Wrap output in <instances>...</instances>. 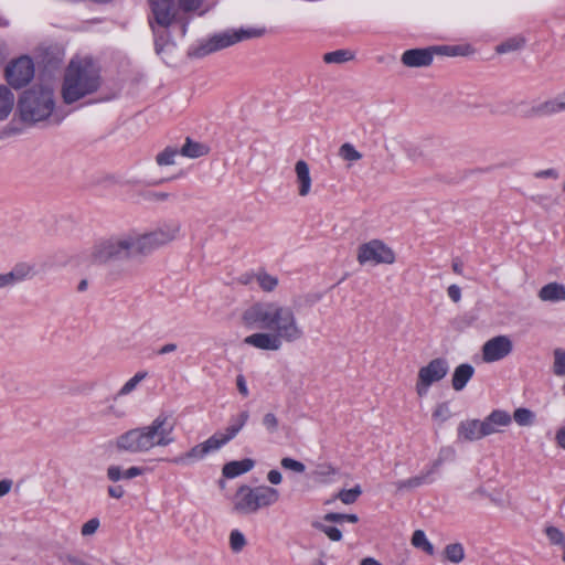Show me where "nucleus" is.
I'll list each match as a JSON object with an SVG mask.
<instances>
[{"mask_svg":"<svg viewBox=\"0 0 565 565\" xmlns=\"http://www.w3.org/2000/svg\"><path fill=\"white\" fill-rule=\"evenodd\" d=\"M452 269H454V271H455L456 274H461V273H462V265H461V264H459V263H457V262H455V263L452 264Z\"/></svg>","mask_w":565,"mask_h":565,"instance_id":"nucleus-63","label":"nucleus"},{"mask_svg":"<svg viewBox=\"0 0 565 565\" xmlns=\"http://www.w3.org/2000/svg\"><path fill=\"white\" fill-rule=\"evenodd\" d=\"M524 43H525V41L523 38L514 36V38L508 39L507 41L499 44L497 46V52L503 54V53L518 51L521 47H523Z\"/></svg>","mask_w":565,"mask_h":565,"instance_id":"nucleus-36","label":"nucleus"},{"mask_svg":"<svg viewBox=\"0 0 565 565\" xmlns=\"http://www.w3.org/2000/svg\"><path fill=\"white\" fill-rule=\"evenodd\" d=\"M236 385H237V388L239 391V393L243 395V396H248L249 392H248V388H247V385H246V381H245V377L243 375H238L236 377Z\"/></svg>","mask_w":565,"mask_h":565,"instance_id":"nucleus-53","label":"nucleus"},{"mask_svg":"<svg viewBox=\"0 0 565 565\" xmlns=\"http://www.w3.org/2000/svg\"><path fill=\"white\" fill-rule=\"evenodd\" d=\"M150 28L154 36V50L158 55H162L170 43V32L166 29H158L152 20H149Z\"/></svg>","mask_w":565,"mask_h":565,"instance_id":"nucleus-27","label":"nucleus"},{"mask_svg":"<svg viewBox=\"0 0 565 565\" xmlns=\"http://www.w3.org/2000/svg\"><path fill=\"white\" fill-rule=\"evenodd\" d=\"M361 565H382L379 561L373 557L363 558Z\"/></svg>","mask_w":565,"mask_h":565,"instance_id":"nucleus-61","label":"nucleus"},{"mask_svg":"<svg viewBox=\"0 0 565 565\" xmlns=\"http://www.w3.org/2000/svg\"><path fill=\"white\" fill-rule=\"evenodd\" d=\"M454 455H455L454 449H451V448H444V449H441L439 451L437 459L443 458V462H444L446 459L452 458Z\"/></svg>","mask_w":565,"mask_h":565,"instance_id":"nucleus-59","label":"nucleus"},{"mask_svg":"<svg viewBox=\"0 0 565 565\" xmlns=\"http://www.w3.org/2000/svg\"><path fill=\"white\" fill-rule=\"evenodd\" d=\"M15 98L11 89L0 85V121L4 120L13 109Z\"/></svg>","mask_w":565,"mask_h":565,"instance_id":"nucleus-26","label":"nucleus"},{"mask_svg":"<svg viewBox=\"0 0 565 565\" xmlns=\"http://www.w3.org/2000/svg\"><path fill=\"white\" fill-rule=\"evenodd\" d=\"M539 297L543 301H563L565 300V287L557 282H550L540 289Z\"/></svg>","mask_w":565,"mask_h":565,"instance_id":"nucleus-23","label":"nucleus"},{"mask_svg":"<svg viewBox=\"0 0 565 565\" xmlns=\"http://www.w3.org/2000/svg\"><path fill=\"white\" fill-rule=\"evenodd\" d=\"M296 182L298 185V194L307 196L311 191V177L309 164L305 160H298L295 164Z\"/></svg>","mask_w":565,"mask_h":565,"instance_id":"nucleus-20","label":"nucleus"},{"mask_svg":"<svg viewBox=\"0 0 565 565\" xmlns=\"http://www.w3.org/2000/svg\"><path fill=\"white\" fill-rule=\"evenodd\" d=\"M138 255L135 235L120 234L99 239L88 254V260L95 265H105L126 260Z\"/></svg>","mask_w":565,"mask_h":565,"instance_id":"nucleus-6","label":"nucleus"},{"mask_svg":"<svg viewBox=\"0 0 565 565\" xmlns=\"http://www.w3.org/2000/svg\"><path fill=\"white\" fill-rule=\"evenodd\" d=\"M12 480L10 479H2L0 481V498L1 497H4L6 494H8L12 488Z\"/></svg>","mask_w":565,"mask_h":565,"instance_id":"nucleus-56","label":"nucleus"},{"mask_svg":"<svg viewBox=\"0 0 565 565\" xmlns=\"http://www.w3.org/2000/svg\"><path fill=\"white\" fill-rule=\"evenodd\" d=\"M152 22L161 29H168L175 20L178 8L174 0H150Z\"/></svg>","mask_w":565,"mask_h":565,"instance_id":"nucleus-14","label":"nucleus"},{"mask_svg":"<svg viewBox=\"0 0 565 565\" xmlns=\"http://www.w3.org/2000/svg\"><path fill=\"white\" fill-rule=\"evenodd\" d=\"M143 469L139 467H130L127 470H122L119 466H109L107 468V478L117 482L120 479H134L140 475H142Z\"/></svg>","mask_w":565,"mask_h":565,"instance_id":"nucleus-24","label":"nucleus"},{"mask_svg":"<svg viewBox=\"0 0 565 565\" xmlns=\"http://www.w3.org/2000/svg\"><path fill=\"white\" fill-rule=\"evenodd\" d=\"M536 177L537 178L557 179L558 178V173H557V171L555 169H546V170L539 171L536 173Z\"/></svg>","mask_w":565,"mask_h":565,"instance_id":"nucleus-57","label":"nucleus"},{"mask_svg":"<svg viewBox=\"0 0 565 565\" xmlns=\"http://www.w3.org/2000/svg\"><path fill=\"white\" fill-rule=\"evenodd\" d=\"M313 527L323 532L333 542H339L342 540V532L335 526L316 522L313 523Z\"/></svg>","mask_w":565,"mask_h":565,"instance_id":"nucleus-38","label":"nucleus"},{"mask_svg":"<svg viewBox=\"0 0 565 565\" xmlns=\"http://www.w3.org/2000/svg\"><path fill=\"white\" fill-rule=\"evenodd\" d=\"M243 320L249 327L273 331L253 333L244 339L246 344L259 350L278 351L284 342L294 343L305 335L294 309L275 301L254 303L245 310Z\"/></svg>","mask_w":565,"mask_h":565,"instance_id":"nucleus-1","label":"nucleus"},{"mask_svg":"<svg viewBox=\"0 0 565 565\" xmlns=\"http://www.w3.org/2000/svg\"><path fill=\"white\" fill-rule=\"evenodd\" d=\"M435 52L434 47L412 49L403 53L401 61L407 67H424L431 64Z\"/></svg>","mask_w":565,"mask_h":565,"instance_id":"nucleus-17","label":"nucleus"},{"mask_svg":"<svg viewBox=\"0 0 565 565\" xmlns=\"http://www.w3.org/2000/svg\"><path fill=\"white\" fill-rule=\"evenodd\" d=\"M443 465V458L434 460L430 468L426 471L422 472L418 476L412 477L406 480H399L395 482V487L398 491L406 490V489H415L418 488L425 483L433 482V475L436 473L439 469V467Z\"/></svg>","mask_w":565,"mask_h":565,"instance_id":"nucleus-18","label":"nucleus"},{"mask_svg":"<svg viewBox=\"0 0 565 565\" xmlns=\"http://www.w3.org/2000/svg\"><path fill=\"white\" fill-rule=\"evenodd\" d=\"M562 111H565V102L563 94H558L553 98L534 104L525 116L527 118L548 117Z\"/></svg>","mask_w":565,"mask_h":565,"instance_id":"nucleus-16","label":"nucleus"},{"mask_svg":"<svg viewBox=\"0 0 565 565\" xmlns=\"http://www.w3.org/2000/svg\"><path fill=\"white\" fill-rule=\"evenodd\" d=\"M209 153V147L204 143L193 141L190 137L185 139L180 154L191 159L200 158Z\"/></svg>","mask_w":565,"mask_h":565,"instance_id":"nucleus-25","label":"nucleus"},{"mask_svg":"<svg viewBox=\"0 0 565 565\" xmlns=\"http://www.w3.org/2000/svg\"><path fill=\"white\" fill-rule=\"evenodd\" d=\"M447 294L454 302H458L461 299V289L457 285H450L447 289Z\"/></svg>","mask_w":565,"mask_h":565,"instance_id":"nucleus-51","label":"nucleus"},{"mask_svg":"<svg viewBox=\"0 0 565 565\" xmlns=\"http://www.w3.org/2000/svg\"><path fill=\"white\" fill-rule=\"evenodd\" d=\"M262 424L269 434L277 433L279 427V420L274 413H266L263 417Z\"/></svg>","mask_w":565,"mask_h":565,"instance_id":"nucleus-46","label":"nucleus"},{"mask_svg":"<svg viewBox=\"0 0 565 565\" xmlns=\"http://www.w3.org/2000/svg\"><path fill=\"white\" fill-rule=\"evenodd\" d=\"M18 107L24 122L43 121L53 114L55 108L54 90L49 85H35L22 94Z\"/></svg>","mask_w":565,"mask_h":565,"instance_id":"nucleus-4","label":"nucleus"},{"mask_svg":"<svg viewBox=\"0 0 565 565\" xmlns=\"http://www.w3.org/2000/svg\"><path fill=\"white\" fill-rule=\"evenodd\" d=\"M146 371L137 372L130 380H128L116 394V397L126 396L130 394L137 385L147 377Z\"/></svg>","mask_w":565,"mask_h":565,"instance_id":"nucleus-32","label":"nucleus"},{"mask_svg":"<svg viewBox=\"0 0 565 565\" xmlns=\"http://www.w3.org/2000/svg\"><path fill=\"white\" fill-rule=\"evenodd\" d=\"M519 426H531L534 424L535 414L525 407L516 408L512 417Z\"/></svg>","mask_w":565,"mask_h":565,"instance_id":"nucleus-33","label":"nucleus"},{"mask_svg":"<svg viewBox=\"0 0 565 565\" xmlns=\"http://www.w3.org/2000/svg\"><path fill=\"white\" fill-rule=\"evenodd\" d=\"M433 417L441 422H446L451 417V412L447 403H440L436 406Z\"/></svg>","mask_w":565,"mask_h":565,"instance_id":"nucleus-47","label":"nucleus"},{"mask_svg":"<svg viewBox=\"0 0 565 565\" xmlns=\"http://www.w3.org/2000/svg\"><path fill=\"white\" fill-rule=\"evenodd\" d=\"M553 371H554L555 375H558V376L565 375V351L562 349H556L554 351Z\"/></svg>","mask_w":565,"mask_h":565,"instance_id":"nucleus-43","label":"nucleus"},{"mask_svg":"<svg viewBox=\"0 0 565 565\" xmlns=\"http://www.w3.org/2000/svg\"><path fill=\"white\" fill-rule=\"evenodd\" d=\"M254 277L262 290L266 292L273 291L278 285V278L264 270L258 271Z\"/></svg>","mask_w":565,"mask_h":565,"instance_id":"nucleus-28","label":"nucleus"},{"mask_svg":"<svg viewBox=\"0 0 565 565\" xmlns=\"http://www.w3.org/2000/svg\"><path fill=\"white\" fill-rule=\"evenodd\" d=\"M180 151L174 147H167L164 150L156 156V162L160 167L172 166L175 163V158Z\"/></svg>","mask_w":565,"mask_h":565,"instance_id":"nucleus-31","label":"nucleus"},{"mask_svg":"<svg viewBox=\"0 0 565 565\" xmlns=\"http://www.w3.org/2000/svg\"><path fill=\"white\" fill-rule=\"evenodd\" d=\"M412 544L417 547L425 551L427 554L433 555L434 554V546L433 544L427 540L426 534L422 530H416L413 533L412 536Z\"/></svg>","mask_w":565,"mask_h":565,"instance_id":"nucleus-34","label":"nucleus"},{"mask_svg":"<svg viewBox=\"0 0 565 565\" xmlns=\"http://www.w3.org/2000/svg\"><path fill=\"white\" fill-rule=\"evenodd\" d=\"M19 284L11 271L0 274V289H9Z\"/></svg>","mask_w":565,"mask_h":565,"instance_id":"nucleus-49","label":"nucleus"},{"mask_svg":"<svg viewBox=\"0 0 565 565\" xmlns=\"http://www.w3.org/2000/svg\"><path fill=\"white\" fill-rule=\"evenodd\" d=\"M358 260L361 265L392 264L395 260L393 250L379 239H373L360 246Z\"/></svg>","mask_w":565,"mask_h":565,"instance_id":"nucleus-12","label":"nucleus"},{"mask_svg":"<svg viewBox=\"0 0 565 565\" xmlns=\"http://www.w3.org/2000/svg\"><path fill=\"white\" fill-rule=\"evenodd\" d=\"M249 419L248 411H242L235 417H232L230 425L225 428V433H216L217 439L222 446L234 439L237 434L243 429Z\"/></svg>","mask_w":565,"mask_h":565,"instance_id":"nucleus-19","label":"nucleus"},{"mask_svg":"<svg viewBox=\"0 0 565 565\" xmlns=\"http://www.w3.org/2000/svg\"><path fill=\"white\" fill-rule=\"evenodd\" d=\"M181 225L179 222H170L158 230L141 236L135 235V243L138 255H147L154 249L172 242L177 238Z\"/></svg>","mask_w":565,"mask_h":565,"instance_id":"nucleus-9","label":"nucleus"},{"mask_svg":"<svg viewBox=\"0 0 565 565\" xmlns=\"http://www.w3.org/2000/svg\"><path fill=\"white\" fill-rule=\"evenodd\" d=\"M267 480L271 483V484H279L282 480V476L281 473L278 471V470H270L268 473H267Z\"/></svg>","mask_w":565,"mask_h":565,"instance_id":"nucleus-54","label":"nucleus"},{"mask_svg":"<svg viewBox=\"0 0 565 565\" xmlns=\"http://www.w3.org/2000/svg\"><path fill=\"white\" fill-rule=\"evenodd\" d=\"M318 475H321V476H333L337 473V470L330 466V465H327V466H321L320 467V470L317 471Z\"/></svg>","mask_w":565,"mask_h":565,"instance_id":"nucleus-58","label":"nucleus"},{"mask_svg":"<svg viewBox=\"0 0 565 565\" xmlns=\"http://www.w3.org/2000/svg\"><path fill=\"white\" fill-rule=\"evenodd\" d=\"M324 522H332L341 524L344 521L356 523L359 521V516L356 514H343V513H335V512H329L323 516Z\"/></svg>","mask_w":565,"mask_h":565,"instance_id":"nucleus-39","label":"nucleus"},{"mask_svg":"<svg viewBox=\"0 0 565 565\" xmlns=\"http://www.w3.org/2000/svg\"><path fill=\"white\" fill-rule=\"evenodd\" d=\"M475 369L471 364L463 363L458 365L452 374L451 385L455 391H462L467 383L472 379Z\"/></svg>","mask_w":565,"mask_h":565,"instance_id":"nucleus-22","label":"nucleus"},{"mask_svg":"<svg viewBox=\"0 0 565 565\" xmlns=\"http://www.w3.org/2000/svg\"><path fill=\"white\" fill-rule=\"evenodd\" d=\"M202 2H203V0H179L180 8L184 12H191V11L198 10L201 7Z\"/></svg>","mask_w":565,"mask_h":565,"instance_id":"nucleus-50","label":"nucleus"},{"mask_svg":"<svg viewBox=\"0 0 565 565\" xmlns=\"http://www.w3.org/2000/svg\"><path fill=\"white\" fill-rule=\"evenodd\" d=\"M264 32L265 31L263 29H239L237 31L227 30L220 32L202 42L199 46L190 50L189 55L195 58H201L241 41L259 38Z\"/></svg>","mask_w":565,"mask_h":565,"instance_id":"nucleus-8","label":"nucleus"},{"mask_svg":"<svg viewBox=\"0 0 565 565\" xmlns=\"http://www.w3.org/2000/svg\"><path fill=\"white\" fill-rule=\"evenodd\" d=\"M513 349V343L507 335H497L482 345V360L486 363L500 361L508 356Z\"/></svg>","mask_w":565,"mask_h":565,"instance_id":"nucleus-13","label":"nucleus"},{"mask_svg":"<svg viewBox=\"0 0 565 565\" xmlns=\"http://www.w3.org/2000/svg\"><path fill=\"white\" fill-rule=\"evenodd\" d=\"M339 156L347 161H358L362 158V154L349 142L340 147Z\"/></svg>","mask_w":565,"mask_h":565,"instance_id":"nucleus-40","label":"nucleus"},{"mask_svg":"<svg viewBox=\"0 0 565 565\" xmlns=\"http://www.w3.org/2000/svg\"><path fill=\"white\" fill-rule=\"evenodd\" d=\"M15 280L20 282L32 278L35 275L34 266L29 263H18L10 270Z\"/></svg>","mask_w":565,"mask_h":565,"instance_id":"nucleus-29","label":"nucleus"},{"mask_svg":"<svg viewBox=\"0 0 565 565\" xmlns=\"http://www.w3.org/2000/svg\"><path fill=\"white\" fill-rule=\"evenodd\" d=\"M230 545L233 552H241L246 545L244 534L238 530H233L230 534Z\"/></svg>","mask_w":565,"mask_h":565,"instance_id":"nucleus-42","label":"nucleus"},{"mask_svg":"<svg viewBox=\"0 0 565 565\" xmlns=\"http://www.w3.org/2000/svg\"><path fill=\"white\" fill-rule=\"evenodd\" d=\"M444 554L449 562L455 564L462 562L465 558V550L460 543L448 544L444 550Z\"/></svg>","mask_w":565,"mask_h":565,"instance_id":"nucleus-30","label":"nucleus"},{"mask_svg":"<svg viewBox=\"0 0 565 565\" xmlns=\"http://www.w3.org/2000/svg\"><path fill=\"white\" fill-rule=\"evenodd\" d=\"M556 443L565 449V428H561L556 434Z\"/></svg>","mask_w":565,"mask_h":565,"instance_id":"nucleus-60","label":"nucleus"},{"mask_svg":"<svg viewBox=\"0 0 565 565\" xmlns=\"http://www.w3.org/2000/svg\"><path fill=\"white\" fill-rule=\"evenodd\" d=\"M100 86L99 67L90 58H73L64 73L62 98L65 104H73L96 93Z\"/></svg>","mask_w":565,"mask_h":565,"instance_id":"nucleus-3","label":"nucleus"},{"mask_svg":"<svg viewBox=\"0 0 565 565\" xmlns=\"http://www.w3.org/2000/svg\"><path fill=\"white\" fill-rule=\"evenodd\" d=\"M279 497V491L273 487L243 484L237 488L233 495L232 512L239 516L254 515L260 509L274 505Z\"/></svg>","mask_w":565,"mask_h":565,"instance_id":"nucleus-5","label":"nucleus"},{"mask_svg":"<svg viewBox=\"0 0 565 565\" xmlns=\"http://www.w3.org/2000/svg\"><path fill=\"white\" fill-rule=\"evenodd\" d=\"M175 420L160 414L149 425L130 429L116 438V449L129 454H147L156 447H167L175 441Z\"/></svg>","mask_w":565,"mask_h":565,"instance_id":"nucleus-2","label":"nucleus"},{"mask_svg":"<svg viewBox=\"0 0 565 565\" xmlns=\"http://www.w3.org/2000/svg\"><path fill=\"white\" fill-rule=\"evenodd\" d=\"M108 494L111 497V498H115V499H120L124 497L125 494V490L121 486H113V487H108Z\"/></svg>","mask_w":565,"mask_h":565,"instance_id":"nucleus-55","label":"nucleus"},{"mask_svg":"<svg viewBox=\"0 0 565 565\" xmlns=\"http://www.w3.org/2000/svg\"><path fill=\"white\" fill-rule=\"evenodd\" d=\"M86 288H87V280H85V279L81 280L78 284V287H77L78 291H84V290H86Z\"/></svg>","mask_w":565,"mask_h":565,"instance_id":"nucleus-64","label":"nucleus"},{"mask_svg":"<svg viewBox=\"0 0 565 565\" xmlns=\"http://www.w3.org/2000/svg\"><path fill=\"white\" fill-rule=\"evenodd\" d=\"M151 195L153 199H156L158 201H163L169 196V194L164 193V192H156V193H152Z\"/></svg>","mask_w":565,"mask_h":565,"instance_id":"nucleus-62","label":"nucleus"},{"mask_svg":"<svg viewBox=\"0 0 565 565\" xmlns=\"http://www.w3.org/2000/svg\"><path fill=\"white\" fill-rule=\"evenodd\" d=\"M4 76L8 84L14 89L26 86L34 76L33 61L25 55L13 60L7 65Z\"/></svg>","mask_w":565,"mask_h":565,"instance_id":"nucleus-10","label":"nucleus"},{"mask_svg":"<svg viewBox=\"0 0 565 565\" xmlns=\"http://www.w3.org/2000/svg\"><path fill=\"white\" fill-rule=\"evenodd\" d=\"M354 57L353 53L349 50H337L333 52L326 53L323 55V61L326 63H343L347 61H351Z\"/></svg>","mask_w":565,"mask_h":565,"instance_id":"nucleus-35","label":"nucleus"},{"mask_svg":"<svg viewBox=\"0 0 565 565\" xmlns=\"http://www.w3.org/2000/svg\"><path fill=\"white\" fill-rule=\"evenodd\" d=\"M221 447L222 445L217 439V435L214 434L205 441L192 447L188 452L171 459V462L177 465H183L192 461L194 462L203 459L210 452L218 450Z\"/></svg>","mask_w":565,"mask_h":565,"instance_id":"nucleus-15","label":"nucleus"},{"mask_svg":"<svg viewBox=\"0 0 565 565\" xmlns=\"http://www.w3.org/2000/svg\"><path fill=\"white\" fill-rule=\"evenodd\" d=\"M511 424V415L503 409L492 411L484 419H466L457 428L458 439L461 441H477L483 437L502 431Z\"/></svg>","mask_w":565,"mask_h":565,"instance_id":"nucleus-7","label":"nucleus"},{"mask_svg":"<svg viewBox=\"0 0 565 565\" xmlns=\"http://www.w3.org/2000/svg\"><path fill=\"white\" fill-rule=\"evenodd\" d=\"M545 533L552 544L565 546V536L561 530L555 526H547Z\"/></svg>","mask_w":565,"mask_h":565,"instance_id":"nucleus-45","label":"nucleus"},{"mask_svg":"<svg viewBox=\"0 0 565 565\" xmlns=\"http://www.w3.org/2000/svg\"><path fill=\"white\" fill-rule=\"evenodd\" d=\"M448 370V362L443 358L434 359L427 365L420 367L416 383L417 394L419 396L426 395L429 386L443 380L447 375Z\"/></svg>","mask_w":565,"mask_h":565,"instance_id":"nucleus-11","label":"nucleus"},{"mask_svg":"<svg viewBox=\"0 0 565 565\" xmlns=\"http://www.w3.org/2000/svg\"><path fill=\"white\" fill-rule=\"evenodd\" d=\"M99 525V520L97 518H93L82 525L81 534L83 536H90L97 532Z\"/></svg>","mask_w":565,"mask_h":565,"instance_id":"nucleus-48","label":"nucleus"},{"mask_svg":"<svg viewBox=\"0 0 565 565\" xmlns=\"http://www.w3.org/2000/svg\"><path fill=\"white\" fill-rule=\"evenodd\" d=\"M178 349V344L173 342L166 343L157 350L158 355H166L174 352Z\"/></svg>","mask_w":565,"mask_h":565,"instance_id":"nucleus-52","label":"nucleus"},{"mask_svg":"<svg viewBox=\"0 0 565 565\" xmlns=\"http://www.w3.org/2000/svg\"><path fill=\"white\" fill-rule=\"evenodd\" d=\"M362 493V489L359 484H356L354 488L352 489H342L340 490L335 498L341 500V502H343L344 504H352L354 503L359 497L361 495Z\"/></svg>","mask_w":565,"mask_h":565,"instance_id":"nucleus-37","label":"nucleus"},{"mask_svg":"<svg viewBox=\"0 0 565 565\" xmlns=\"http://www.w3.org/2000/svg\"><path fill=\"white\" fill-rule=\"evenodd\" d=\"M280 465L284 469L294 471L296 473H302L306 470V466L301 461L289 457L282 458Z\"/></svg>","mask_w":565,"mask_h":565,"instance_id":"nucleus-44","label":"nucleus"},{"mask_svg":"<svg viewBox=\"0 0 565 565\" xmlns=\"http://www.w3.org/2000/svg\"><path fill=\"white\" fill-rule=\"evenodd\" d=\"M433 47L435 54L438 55L458 56L465 54V49L460 45H438Z\"/></svg>","mask_w":565,"mask_h":565,"instance_id":"nucleus-41","label":"nucleus"},{"mask_svg":"<svg viewBox=\"0 0 565 565\" xmlns=\"http://www.w3.org/2000/svg\"><path fill=\"white\" fill-rule=\"evenodd\" d=\"M254 466L255 461L249 458L243 460H234L223 466L222 473L225 478L233 479L250 471Z\"/></svg>","mask_w":565,"mask_h":565,"instance_id":"nucleus-21","label":"nucleus"}]
</instances>
